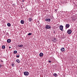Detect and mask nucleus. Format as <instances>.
Instances as JSON below:
<instances>
[{
  "instance_id": "obj_1",
  "label": "nucleus",
  "mask_w": 77,
  "mask_h": 77,
  "mask_svg": "<svg viewBox=\"0 0 77 77\" xmlns=\"http://www.w3.org/2000/svg\"><path fill=\"white\" fill-rule=\"evenodd\" d=\"M63 26L62 25H60V30H61L62 31H63Z\"/></svg>"
},
{
  "instance_id": "obj_2",
  "label": "nucleus",
  "mask_w": 77,
  "mask_h": 77,
  "mask_svg": "<svg viewBox=\"0 0 77 77\" xmlns=\"http://www.w3.org/2000/svg\"><path fill=\"white\" fill-rule=\"evenodd\" d=\"M51 26H50L47 25L46 26L45 29H51Z\"/></svg>"
},
{
  "instance_id": "obj_3",
  "label": "nucleus",
  "mask_w": 77,
  "mask_h": 77,
  "mask_svg": "<svg viewBox=\"0 0 77 77\" xmlns=\"http://www.w3.org/2000/svg\"><path fill=\"white\" fill-rule=\"evenodd\" d=\"M23 73L25 75H29V73L27 71L24 72Z\"/></svg>"
},
{
  "instance_id": "obj_4",
  "label": "nucleus",
  "mask_w": 77,
  "mask_h": 77,
  "mask_svg": "<svg viewBox=\"0 0 77 77\" xmlns=\"http://www.w3.org/2000/svg\"><path fill=\"white\" fill-rule=\"evenodd\" d=\"M67 32L68 34H69V35L72 33V31L70 29H68Z\"/></svg>"
},
{
  "instance_id": "obj_5",
  "label": "nucleus",
  "mask_w": 77,
  "mask_h": 77,
  "mask_svg": "<svg viewBox=\"0 0 77 77\" xmlns=\"http://www.w3.org/2000/svg\"><path fill=\"white\" fill-rule=\"evenodd\" d=\"M45 21L47 22H50L51 21V19H45Z\"/></svg>"
},
{
  "instance_id": "obj_6",
  "label": "nucleus",
  "mask_w": 77,
  "mask_h": 77,
  "mask_svg": "<svg viewBox=\"0 0 77 77\" xmlns=\"http://www.w3.org/2000/svg\"><path fill=\"white\" fill-rule=\"evenodd\" d=\"M65 51V48H63L61 49V52H63Z\"/></svg>"
},
{
  "instance_id": "obj_7",
  "label": "nucleus",
  "mask_w": 77,
  "mask_h": 77,
  "mask_svg": "<svg viewBox=\"0 0 77 77\" xmlns=\"http://www.w3.org/2000/svg\"><path fill=\"white\" fill-rule=\"evenodd\" d=\"M69 24H66V28H69Z\"/></svg>"
},
{
  "instance_id": "obj_8",
  "label": "nucleus",
  "mask_w": 77,
  "mask_h": 77,
  "mask_svg": "<svg viewBox=\"0 0 77 77\" xmlns=\"http://www.w3.org/2000/svg\"><path fill=\"white\" fill-rule=\"evenodd\" d=\"M53 75H54V76L55 77H57V76H58V75H57V74L56 73H54L53 74Z\"/></svg>"
},
{
  "instance_id": "obj_9",
  "label": "nucleus",
  "mask_w": 77,
  "mask_h": 77,
  "mask_svg": "<svg viewBox=\"0 0 77 77\" xmlns=\"http://www.w3.org/2000/svg\"><path fill=\"white\" fill-rule=\"evenodd\" d=\"M20 23L22 24H24V21L22 20L20 21Z\"/></svg>"
},
{
  "instance_id": "obj_10",
  "label": "nucleus",
  "mask_w": 77,
  "mask_h": 77,
  "mask_svg": "<svg viewBox=\"0 0 77 77\" xmlns=\"http://www.w3.org/2000/svg\"><path fill=\"white\" fill-rule=\"evenodd\" d=\"M11 39H8L7 40V42L8 43H10L11 42Z\"/></svg>"
},
{
  "instance_id": "obj_11",
  "label": "nucleus",
  "mask_w": 77,
  "mask_h": 77,
  "mask_svg": "<svg viewBox=\"0 0 77 77\" xmlns=\"http://www.w3.org/2000/svg\"><path fill=\"white\" fill-rule=\"evenodd\" d=\"M39 56L40 57H42V56H43V53H40L39 54Z\"/></svg>"
},
{
  "instance_id": "obj_12",
  "label": "nucleus",
  "mask_w": 77,
  "mask_h": 77,
  "mask_svg": "<svg viewBox=\"0 0 77 77\" xmlns=\"http://www.w3.org/2000/svg\"><path fill=\"white\" fill-rule=\"evenodd\" d=\"M54 42H56V38H54V39H53L52 40Z\"/></svg>"
},
{
  "instance_id": "obj_13",
  "label": "nucleus",
  "mask_w": 77,
  "mask_h": 77,
  "mask_svg": "<svg viewBox=\"0 0 77 77\" xmlns=\"http://www.w3.org/2000/svg\"><path fill=\"white\" fill-rule=\"evenodd\" d=\"M18 47H23V45H18Z\"/></svg>"
},
{
  "instance_id": "obj_14",
  "label": "nucleus",
  "mask_w": 77,
  "mask_h": 77,
  "mask_svg": "<svg viewBox=\"0 0 77 77\" xmlns=\"http://www.w3.org/2000/svg\"><path fill=\"white\" fill-rule=\"evenodd\" d=\"M7 26L8 27H10L11 26V23H7Z\"/></svg>"
},
{
  "instance_id": "obj_15",
  "label": "nucleus",
  "mask_w": 77,
  "mask_h": 77,
  "mask_svg": "<svg viewBox=\"0 0 77 77\" xmlns=\"http://www.w3.org/2000/svg\"><path fill=\"white\" fill-rule=\"evenodd\" d=\"M2 49H5V45H3L2 46Z\"/></svg>"
},
{
  "instance_id": "obj_16",
  "label": "nucleus",
  "mask_w": 77,
  "mask_h": 77,
  "mask_svg": "<svg viewBox=\"0 0 77 77\" xmlns=\"http://www.w3.org/2000/svg\"><path fill=\"white\" fill-rule=\"evenodd\" d=\"M16 62H17V63H20V62L19 60H16Z\"/></svg>"
},
{
  "instance_id": "obj_17",
  "label": "nucleus",
  "mask_w": 77,
  "mask_h": 77,
  "mask_svg": "<svg viewBox=\"0 0 77 77\" xmlns=\"http://www.w3.org/2000/svg\"><path fill=\"white\" fill-rule=\"evenodd\" d=\"M29 21H32V18H29Z\"/></svg>"
},
{
  "instance_id": "obj_18",
  "label": "nucleus",
  "mask_w": 77,
  "mask_h": 77,
  "mask_svg": "<svg viewBox=\"0 0 77 77\" xmlns=\"http://www.w3.org/2000/svg\"><path fill=\"white\" fill-rule=\"evenodd\" d=\"M14 54H16V53H17V51H14Z\"/></svg>"
},
{
  "instance_id": "obj_19",
  "label": "nucleus",
  "mask_w": 77,
  "mask_h": 77,
  "mask_svg": "<svg viewBox=\"0 0 77 77\" xmlns=\"http://www.w3.org/2000/svg\"><path fill=\"white\" fill-rule=\"evenodd\" d=\"M32 34V33H29L28 34V35L30 36V35H31Z\"/></svg>"
},
{
  "instance_id": "obj_20",
  "label": "nucleus",
  "mask_w": 77,
  "mask_h": 77,
  "mask_svg": "<svg viewBox=\"0 0 77 77\" xmlns=\"http://www.w3.org/2000/svg\"><path fill=\"white\" fill-rule=\"evenodd\" d=\"M11 65H12V66L14 67V66L15 65H14V64L12 63V64Z\"/></svg>"
},
{
  "instance_id": "obj_21",
  "label": "nucleus",
  "mask_w": 77,
  "mask_h": 77,
  "mask_svg": "<svg viewBox=\"0 0 77 77\" xmlns=\"http://www.w3.org/2000/svg\"><path fill=\"white\" fill-rule=\"evenodd\" d=\"M17 57H20V55H17Z\"/></svg>"
},
{
  "instance_id": "obj_22",
  "label": "nucleus",
  "mask_w": 77,
  "mask_h": 77,
  "mask_svg": "<svg viewBox=\"0 0 77 77\" xmlns=\"http://www.w3.org/2000/svg\"><path fill=\"white\" fill-rule=\"evenodd\" d=\"M48 62H49V63H51V61H50V60H48Z\"/></svg>"
},
{
  "instance_id": "obj_23",
  "label": "nucleus",
  "mask_w": 77,
  "mask_h": 77,
  "mask_svg": "<svg viewBox=\"0 0 77 77\" xmlns=\"http://www.w3.org/2000/svg\"><path fill=\"white\" fill-rule=\"evenodd\" d=\"M57 9H56L55 10V11L56 12H57Z\"/></svg>"
},
{
  "instance_id": "obj_24",
  "label": "nucleus",
  "mask_w": 77,
  "mask_h": 77,
  "mask_svg": "<svg viewBox=\"0 0 77 77\" xmlns=\"http://www.w3.org/2000/svg\"><path fill=\"white\" fill-rule=\"evenodd\" d=\"M2 66V65H0V68H1Z\"/></svg>"
},
{
  "instance_id": "obj_25",
  "label": "nucleus",
  "mask_w": 77,
  "mask_h": 77,
  "mask_svg": "<svg viewBox=\"0 0 77 77\" xmlns=\"http://www.w3.org/2000/svg\"><path fill=\"white\" fill-rule=\"evenodd\" d=\"M8 35V32H6V35Z\"/></svg>"
},
{
  "instance_id": "obj_26",
  "label": "nucleus",
  "mask_w": 77,
  "mask_h": 77,
  "mask_svg": "<svg viewBox=\"0 0 77 77\" xmlns=\"http://www.w3.org/2000/svg\"><path fill=\"white\" fill-rule=\"evenodd\" d=\"M9 48L10 49V48H11V46H9Z\"/></svg>"
},
{
  "instance_id": "obj_27",
  "label": "nucleus",
  "mask_w": 77,
  "mask_h": 77,
  "mask_svg": "<svg viewBox=\"0 0 77 77\" xmlns=\"http://www.w3.org/2000/svg\"><path fill=\"white\" fill-rule=\"evenodd\" d=\"M53 33H56V32L55 31H54Z\"/></svg>"
},
{
  "instance_id": "obj_28",
  "label": "nucleus",
  "mask_w": 77,
  "mask_h": 77,
  "mask_svg": "<svg viewBox=\"0 0 77 77\" xmlns=\"http://www.w3.org/2000/svg\"><path fill=\"white\" fill-rule=\"evenodd\" d=\"M1 62H3V61H2V60H1Z\"/></svg>"
}]
</instances>
